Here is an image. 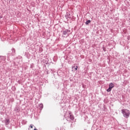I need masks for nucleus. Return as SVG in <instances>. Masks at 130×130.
I'll return each mask as SVG.
<instances>
[{"mask_svg":"<svg viewBox=\"0 0 130 130\" xmlns=\"http://www.w3.org/2000/svg\"><path fill=\"white\" fill-rule=\"evenodd\" d=\"M9 122H10V120H9V119L6 120V121H5L6 124H9Z\"/></svg>","mask_w":130,"mask_h":130,"instance_id":"obj_4","label":"nucleus"},{"mask_svg":"<svg viewBox=\"0 0 130 130\" xmlns=\"http://www.w3.org/2000/svg\"><path fill=\"white\" fill-rule=\"evenodd\" d=\"M70 119H72V120L74 119V115H70Z\"/></svg>","mask_w":130,"mask_h":130,"instance_id":"obj_6","label":"nucleus"},{"mask_svg":"<svg viewBox=\"0 0 130 130\" xmlns=\"http://www.w3.org/2000/svg\"><path fill=\"white\" fill-rule=\"evenodd\" d=\"M68 32H69V30H65L63 31V34L64 35H68Z\"/></svg>","mask_w":130,"mask_h":130,"instance_id":"obj_3","label":"nucleus"},{"mask_svg":"<svg viewBox=\"0 0 130 130\" xmlns=\"http://www.w3.org/2000/svg\"><path fill=\"white\" fill-rule=\"evenodd\" d=\"M33 126H34L33 125H32V124H30V128H33Z\"/></svg>","mask_w":130,"mask_h":130,"instance_id":"obj_7","label":"nucleus"},{"mask_svg":"<svg viewBox=\"0 0 130 130\" xmlns=\"http://www.w3.org/2000/svg\"><path fill=\"white\" fill-rule=\"evenodd\" d=\"M42 105V107H43V105Z\"/></svg>","mask_w":130,"mask_h":130,"instance_id":"obj_10","label":"nucleus"},{"mask_svg":"<svg viewBox=\"0 0 130 130\" xmlns=\"http://www.w3.org/2000/svg\"><path fill=\"white\" fill-rule=\"evenodd\" d=\"M121 112L123 114V116L125 117V118H128L130 115V112L129 110L126 109H123L121 110Z\"/></svg>","mask_w":130,"mask_h":130,"instance_id":"obj_1","label":"nucleus"},{"mask_svg":"<svg viewBox=\"0 0 130 130\" xmlns=\"http://www.w3.org/2000/svg\"><path fill=\"white\" fill-rule=\"evenodd\" d=\"M75 71H77L78 70V66H76V67L75 68Z\"/></svg>","mask_w":130,"mask_h":130,"instance_id":"obj_8","label":"nucleus"},{"mask_svg":"<svg viewBox=\"0 0 130 130\" xmlns=\"http://www.w3.org/2000/svg\"><path fill=\"white\" fill-rule=\"evenodd\" d=\"M89 23H91V20H87V21L86 22L85 24H86V25H88V24H89Z\"/></svg>","mask_w":130,"mask_h":130,"instance_id":"obj_5","label":"nucleus"},{"mask_svg":"<svg viewBox=\"0 0 130 130\" xmlns=\"http://www.w3.org/2000/svg\"><path fill=\"white\" fill-rule=\"evenodd\" d=\"M75 68V66H72V69H74Z\"/></svg>","mask_w":130,"mask_h":130,"instance_id":"obj_9","label":"nucleus"},{"mask_svg":"<svg viewBox=\"0 0 130 130\" xmlns=\"http://www.w3.org/2000/svg\"><path fill=\"white\" fill-rule=\"evenodd\" d=\"M112 88H114V84L111 83L109 85V88L107 90V92H110Z\"/></svg>","mask_w":130,"mask_h":130,"instance_id":"obj_2","label":"nucleus"}]
</instances>
